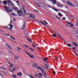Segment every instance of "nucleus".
Segmentation results:
<instances>
[{
	"mask_svg": "<svg viewBox=\"0 0 78 78\" xmlns=\"http://www.w3.org/2000/svg\"><path fill=\"white\" fill-rule=\"evenodd\" d=\"M25 54H26V55H28V56H29L31 58H34V56H33V55H30V53L27 51H25Z\"/></svg>",
	"mask_w": 78,
	"mask_h": 78,
	"instance_id": "nucleus-1",
	"label": "nucleus"
},
{
	"mask_svg": "<svg viewBox=\"0 0 78 78\" xmlns=\"http://www.w3.org/2000/svg\"><path fill=\"white\" fill-rule=\"evenodd\" d=\"M4 8L5 9L6 11L8 12H10V11L9 10V8L7 6H5Z\"/></svg>",
	"mask_w": 78,
	"mask_h": 78,
	"instance_id": "nucleus-2",
	"label": "nucleus"
},
{
	"mask_svg": "<svg viewBox=\"0 0 78 78\" xmlns=\"http://www.w3.org/2000/svg\"><path fill=\"white\" fill-rule=\"evenodd\" d=\"M66 3H67L68 4V5H70V6H74V7H75L76 6L72 4V3L70 2H68L67 1L66 2Z\"/></svg>",
	"mask_w": 78,
	"mask_h": 78,
	"instance_id": "nucleus-3",
	"label": "nucleus"
},
{
	"mask_svg": "<svg viewBox=\"0 0 78 78\" xmlns=\"http://www.w3.org/2000/svg\"><path fill=\"white\" fill-rule=\"evenodd\" d=\"M38 6L40 7H43V4L41 3H39V4H37Z\"/></svg>",
	"mask_w": 78,
	"mask_h": 78,
	"instance_id": "nucleus-4",
	"label": "nucleus"
},
{
	"mask_svg": "<svg viewBox=\"0 0 78 78\" xmlns=\"http://www.w3.org/2000/svg\"><path fill=\"white\" fill-rule=\"evenodd\" d=\"M22 13V8H20V10H19V11H18L17 12V14H20V13Z\"/></svg>",
	"mask_w": 78,
	"mask_h": 78,
	"instance_id": "nucleus-5",
	"label": "nucleus"
},
{
	"mask_svg": "<svg viewBox=\"0 0 78 78\" xmlns=\"http://www.w3.org/2000/svg\"><path fill=\"white\" fill-rule=\"evenodd\" d=\"M30 17L32 19H34L35 18V15L34 14L32 13L30 14Z\"/></svg>",
	"mask_w": 78,
	"mask_h": 78,
	"instance_id": "nucleus-6",
	"label": "nucleus"
},
{
	"mask_svg": "<svg viewBox=\"0 0 78 78\" xmlns=\"http://www.w3.org/2000/svg\"><path fill=\"white\" fill-rule=\"evenodd\" d=\"M12 9H14L16 11H17L19 10V8L17 7H13L12 8Z\"/></svg>",
	"mask_w": 78,
	"mask_h": 78,
	"instance_id": "nucleus-7",
	"label": "nucleus"
},
{
	"mask_svg": "<svg viewBox=\"0 0 78 78\" xmlns=\"http://www.w3.org/2000/svg\"><path fill=\"white\" fill-rule=\"evenodd\" d=\"M14 58L16 60H17L19 59V57L17 55H14Z\"/></svg>",
	"mask_w": 78,
	"mask_h": 78,
	"instance_id": "nucleus-8",
	"label": "nucleus"
},
{
	"mask_svg": "<svg viewBox=\"0 0 78 78\" xmlns=\"http://www.w3.org/2000/svg\"><path fill=\"white\" fill-rule=\"evenodd\" d=\"M51 2H52L53 4H56V0H51Z\"/></svg>",
	"mask_w": 78,
	"mask_h": 78,
	"instance_id": "nucleus-9",
	"label": "nucleus"
},
{
	"mask_svg": "<svg viewBox=\"0 0 78 78\" xmlns=\"http://www.w3.org/2000/svg\"><path fill=\"white\" fill-rule=\"evenodd\" d=\"M7 2H8L9 3H11L12 5V6H15L14 5V4H13V3L12 2H11L10 0H8Z\"/></svg>",
	"mask_w": 78,
	"mask_h": 78,
	"instance_id": "nucleus-10",
	"label": "nucleus"
},
{
	"mask_svg": "<svg viewBox=\"0 0 78 78\" xmlns=\"http://www.w3.org/2000/svg\"><path fill=\"white\" fill-rule=\"evenodd\" d=\"M42 73L45 77H47V74H46V73H45V72H42Z\"/></svg>",
	"mask_w": 78,
	"mask_h": 78,
	"instance_id": "nucleus-11",
	"label": "nucleus"
},
{
	"mask_svg": "<svg viewBox=\"0 0 78 78\" xmlns=\"http://www.w3.org/2000/svg\"><path fill=\"white\" fill-rule=\"evenodd\" d=\"M8 63L9 64H10V66H8L9 67H14V65L12 64H11V63H10L8 62Z\"/></svg>",
	"mask_w": 78,
	"mask_h": 78,
	"instance_id": "nucleus-12",
	"label": "nucleus"
},
{
	"mask_svg": "<svg viewBox=\"0 0 78 78\" xmlns=\"http://www.w3.org/2000/svg\"><path fill=\"white\" fill-rule=\"evenodd\" d=\"M32 66H33L34 67H36V66H37V64L35 63V64H34V63H33L32 64Z\"/></svg>",
	"mask_w": 78,
	"mask_h": 78,
	"instance_id": "nucleus-13",
	"label": "nucleus"
},
{
	"mask_svg": "<svg viewBox=\"0 0 78 78\" xmlns=\"http://www.w3.org/2000/svg\"><path fill=\"white\" fill-rule=\"evenodd\" d=\"M57 5H58V7H61V6H62V5H61V4L59 3H58L57 4Z\"/></svg>",
	"mask_w": 78,
	"mask_h": 78,
	"instance_id": "nucleus-14",
	"label": "nucleus"
},
{
	"mask_svg": "<svg viewBox=\"0 0 78 78\" xmlns=\"http://www.w3.org/2000/svg\"><path fill=\"white\" fill-rule=\"evenodd\" d=\"M56 35H57V36H58V37H60V38H61V39H62V38L61 37V36H60L58 34H56Z\"/></svg>",
	"mask_w": 78,
	"mask_h": 78,
	"instance_id": "nucleus-15",
	"label": "nucleus"
},
{
	"mask_svg": "<svg viewBox=\"0 0 78 78\" xmlns=\"http://www.w3.org/2000/svg\"><path fill=\"white\" fill-rule=\"evenodd\" d=\"M17 75L18 76H22V73H18Z\"/></svg>",
	"mask_w": 78,
	"mask_h": 78,
	"instance_id": "nucleus-16",
	"label": "nucleus"
},
{
	"mask_svg": "<svg viewBox=\"0 0 78 78\" xmlns=\"http://www.w3.org/2000/svg\"><path fill=\"white\" fill-rule=\"evenodd\" d=\"M3 3L4 5H6L7 4V3L5 1H3Z\"/></svg>",
	"mask_w": 78,
	"mask_h": 78,
	"instance_id": "nucleus-17",
	"label": "nucleus"
},
{
	"mask_svg": "<svg viewBox=\"0 0 78 78\" xmlns=\"http://www.w3.org/2000/svg\"><path fill=\"white\" fill-rule=\"evenodd\" d=\"M26 28V26H25V25H23V27L22 28V29L23 30H24V29H25Z\"/></svg>",
	"mask_w": 78,
	"mask_h": 78,
	"instance_id": "nucleus-18",
	"label": "nucleus"
},
{
	"mask_svg": "<svg viewBox=\"0 0 78 78\" xmlns=\"http://www.w3.org/2000/svg\"><path fill=\"white\" fill-rule=\"evenodd\" d=\"M7 47H9V49H11V46H10V45H9V44H7Z\"/></svg>",
	"mask_w": 78,
	"mask_h": 78,
	"instance_id": "nucleus-19",
	"label": "nucleus"
},
{
	"mask_svg": "<svg viewBox=\"0 0 78 78\" xmlns=\"http://www.w3.org/2000/svg\"><path fill=\"white\" fill-rule=\"evenodd\" d=\"M27 40L29 41V42H31V39L30 38H27Z\"/></svg>",
	"mask_w": 78,
	"mask_h": 78,
	"instance_id": "nucleus-20",
	"label": "nucleus"
},
{
	"mask_svg": "<svg viewBox=\"0 0 78 78\" xmlns=\"http://www.w3.org/2000/svg\"><path fill=\"white\" fill-rule=\"evenodd\" d=\"M43 59L44 61H46L48 60V59H47V58H43Z\"/></svg>",
	"mask_w": 78,
	"mask_h": 78,
	"instance_id": "nucleus-21",
	"label": "nucleus"
},
{
	"mask_svg": "<svg viewBox=\"0 0 78 78\" xmlns=\"http://www.w3.org/2000/svg\"><path fill=\"white\" fill-rule=\"evenodd\" d=\"M10 37L11 38V39H13V40H15V38H14L13 37H12L11 36H10Z\"/></svg>",
	"mask_w": 78,
	"mask_h": 78,
	"instance_id": "nucleus-22",
	"label": "nucleus"
},
{
	"mask_svg": "<svg viewBox=\"0 0 78 78\" xmlns=\"http://www.w3.org/2000/svg\"><path fill=\"white\" fill-rule=\"evenodd\" d=\"M73 44L75 46H76V47H77L78 45H77V44H76V43L73 42Z\"/></svg>",
	"mask_w": 78,
	"mask_h": 78,
	"instance_id": "nucleus-23",
	"label": "nucleus"
},
{
	"mask_svg": "<svg viewBox=\"0 0 78 78\" xmlns=\"http://www.w3.org/2000/svg\"><path fill=\"white\" fill-rule=\"evenodd\" d=\"M15 70H16V68L13 67L12 69V72H14Z\"/></svg>",
	"mask_w": 78,
	"mask_h": 78,
	"instance_id": "nucleus-24",
	"label": "nucleus"
},
{
	"mask_svg": "<svg viewBox=\"0 0 78 78\" xmlns=\"http://www.w3.org/2000/svg\"><path fill=\"white\" fill-rule=\"evenodd\" d=\"M52 9H53L54 10H55V11H56L57 12H58V10L57 9H54L53 8H52Z\"/></svg>",
	"mask_w": 78,
	"mask_h": 78,
	"instance_id": "nucleus-25",
	"label": "nucleus"
},
{
	"mask_svg": "<svg viewBox=\"0 0 78 78\" xmlns=\"http://www.w3.org/2000/svg\"><path fill=\"white\" fill-rule=\"evenodd\" d=\"M5 34L7 36H9V34L5 33Z\"/></svg>",
	"mask_w": 78,
	"mask_h": 78,
	"instance_id": "nucleus-26",
	"label": "nucleus"
},
{
	"mask_svg": "<svg viewBox=\"0 0 78 78\" xmlns=\"http://www.w3.org/2000/svg\"><path fill=\"white\" fill-rule=\"evenodd\" d=\"M39 75V76H43V75L42 74H41V73H39L38 74Z\"/></svg>",
	"mask_w": 78,
	"mask_h": 78,
	"instance_id": "nucleus-27",
	"label": "nucleus"
},
{
	"mask_svg": "<svg viewBox=\"0 0 78 78\" xmlns=\"http://www.w3.org/2000/svg\"><path fill=\"white\" fill-rule=\"evenodd\" d=\"M29 76L30 78H36V77L34 78V77H33V76L31 75H29Z\"/></svg>",
	"mask_w": 78,
	"mask_h": 78,
	"instance_id": "nucleus-28",
	"label": "nucleus"
},
{
	"mask_svg": "<svg viewBox=\"0 0 78 78\" xmlns=\"http://www.w3.org/2000/svg\"><path fill=\"white\" fill-rule=\"evenodd\" d=\"M9 26H10L11 28H12V27H13V26L12 25H11V24H10L9 25Z\"/></svg>",
	"mask_w": 78,
	"mask_h": 78,
	"instance_id": "nucleus-29",
	"label": "nucleus"
},
{
	"mask_svg": "<svg viewBox=\"0 0 78 78\" xmlns=\"http://www.w3.org/2000/svg\"><path fill=\"white\" fill-rule=\"evenodd\" d=\"M58 15L59 16H62V15L59 12L58 13Z\"/></svg>",
	"mask_w": 78,
	"mask_h": 78,
	"instance_id": "nucleus-30",
	"label": "nucleus"
},
{
	"mask_svg": "<svg viewBox=\"0 0 78 78\" xmlns=\"http://www.w3.org/2000/svg\"><path fill=\"white\" fill-rule=\"evenodd\" d=\"M12 76L14 77V78H17V76H16L14 75H12Z\"/></svg>",
	"mask_w": 78,
	"mask_h": 78,
	"instance_id": "nucleus-31",
	"label": "nucleus"
},
{
	"mask_svg": "<svg viewBox=\"0 0 78 78\" xmlns=\"http://www.w3.org/2000/svg\"><path fill=\"white\" fill-rule=\"evenodd\" d=\"M66 23H67V24H69V25L72 24V23H70V22H67Z\"/></svg>",
	"mask_w": 78,
	"mask_h": 78,
	"instance_id": "nucleus-32",
	"label": "nucleus"
},
{
	"mask_svg": "<svg viewBox=\"0 0 78 78\" xmlns=\"http://www.w3.org/2000/svg\"><path fill=\"white\" fill-rule=\"evenodd\" d=\"M37 68L38 69H39V70H41V67H37Z\"/></svg>",
	"mask_w": 78,
	"mask_h": 78,
	"instance_id": "nucleus-33",
	"label": "nucleus"
},
{
	"mask_svg": "<svg viewBox=\"0 0 78 78\" xmlns=\"http://www.w3.org/2000/svg\"><path fill=\"white\" fill-rule=\"evenodd\" d=\"M30 50H31V51H34V49H33L32 48H30Z\"/></svg>",
	"mask_w": 78,
	"mask_h": 78,
	"instance_id": "nucleus-34",
	"label": "nucleus"
},
{
	"mask_svg": "<svg viewBox=\"0 0 78 78\" xmlns=\"http://www.w3.org/2000/svg\"><path fill=\"white\" fill-rule=\"evenodd\" d=\"M41 23L42 24V25H45V23H44V22L41 21Z\"/></svg>",
	"mask_w": 78,
	"mask_h": 78,
	"instance_id": "nucleus-35",
	"label": "nucleus"
},
{
	"mask_svg": "<svg viewBox=\"0 0 78 78\" xmlns=\"http://www.w3.org/2000/svg\"><path fill=\"white\" fill-rule=\"evenodd\" d=\"M23 11L26 14H27V13L26 12V11L25 10H23Z\"/></svg>",
	"mask_w": 78,
	"mask_h": 78,
	"instance_id": "nucleus-36",
	"label": "nucleus"
},
{
	"mask_svg": "<svg viewBox=\"0 0 78 78\" xmlns=\"http://www.w3.org/2000/svg\"><path fill=\"white\" fill-rule=\"evenodd\" d=\"M67 45L68 46V47H71V44H67Z\"/></svg>",
	"mask_w": 78,
	"mask_h": 78,
	"instance_id": "nucleus-37",
	"label": "nucleus"
},
{
	"mask_svg": "<svg viewBox=\"0 0 78 78\" xmlns=\"http://www.w3.org/2000/svg\"><path fill=\"white\" fill-rule=\"evenodd\" d=\"M62 20H66V18L65 17H63L62 18Z\"/></svg>",
	"mask_w": 78,
	"mask_h": 78,
	"instance_id": "nucleus-38",
	"label": "nucleus"
},
{
	"mask_svg": "<svg viewBox=\"0 0 78 78\" xmlns=\"http://www.w3.org/2000/svg\"><path fill=\"white\" fill-rule=\"evenodd\" d=\"M40 70L42 71V72H44V69H43L41 68Z\"/></svg>",
	"mask_w": 78,
	"mask_h": 78,
	"instance_id": "nucleus-39",
	"label": "nucleus"
},
{
	"mask_svg": "<svg viewBox=\"0 0 78 78\" xmlns=\"http://www.w3.org/2000/svg\"><path fill=\"white\" fill-rule=\"evenodd\" d=\"M24 45L26 47V48H28V45H26V44H24Z\"/></svg>",
	"mask_w": 78,
	"mask_h": 78,
	"instance_id": "nucleus-40",
	"label": "nucleus"
},
{
	"mask_svg": "<svg viewBox=\"0 0 78 78\" xmlns=\"http://www.w3.org/2000/svg\"><path fill=\"white\" fill-rule=\"evenodd\" d=\"M52 36H53V37H56V34H53L52 35Z\"/></svg>",
	"mask_w": 78,
	"mask_h": 78,
	"instance_id": "nucleus-41",
	"label": "nucleus"
},
{
	"mask_svg": "<svg viewBox=\"0 0 78 78\" xmlns=\"http://www.w3.org/2000/svg\"><path fill=\"white\" fill-rule=\"evenodd\" d=\"M32 45L33 47L34 48H35V47H36V46H35V45L34 44H32Z\"/></svg>",
	"mask_w": 78,
	"mask_h": 78,
	"instance_id": "nucleus-42",
	"label": "nucleus"
},
{
	"mask_svg": "<svg viewBox=\"0 0 78 78\" xmlns=\"http://www.w3.org/2000/svg\"><path fill=\"white\" fill-rule=\"evenodd\" d=\"M22 8H23V10H24L25 8L24 7L22 6Z\"/></svg>",
	"mask_w": 78,
	"mask_h": 78,
	"instance_id": "nucleus-43",
	"label": "nucleus"
},
{
	"mask_svg": "<svg viewBox=\"0 0 78 78\" xmlns=\"http://www.w3.org/2000/svg\"><path fill=\"white\" fill-rule=\"evenodd\" d=\"M12 28L10 27V28L9 29V30H11V31H12Z\"/></svg>",
	"mask_w": 78,
	"mask_h": 78,
	"instance_id": "nucleus-44",
	"label": "nucleus"
},
{
	"mask_svg": "<svg viewBox=\"0 0 78 78\" xmlns=\"http://www.w3.org/2000/svg\"><path fill=\"white\" fill-rule=\"evenodd\" d=\"M56 18H57V19H60V18L59 17H58V16H57L56 17Z\"/></svg>",
	"mask_w": 78,
	"mask_h": 78,
	"instance_id": "nucleus-45",
	"label": "nucleus"
},
{
	"mask_svg": "<svg viewBox=\"0 0 78 78\" xmlns=\"http://www.w3.org/2000/svg\"><path fill=\"white\" fill-rule=\"evenodd\" d=\"M18 16H22V14H19L18 15Z\"/></svg>",
	"mask_w": 78,
	"mask_h": 78,
	"instance_id": "nucleus-46",
	"label": "nucleus"
},
{
	"mask_svg": "<svg viewBox=\"0 0 78 78\" xmlns=\"http://www.w3.org/2000/svg\"><path fill=\"white\" fill-rule=\"evenodd\" d=\"M10 25H11V24H12V20H10Z\"/></svg>",
	"mask_w": 78,
	"mask_h": 78,
	"instance_id": "nucleus-47",
	"label": "nucleus"
},
{
	"mask_svg": "<svg viewBox=\"0 0 78 78\" xmlns=\"http://www.w3.org/2000/svg\"><path fill=\"white\" fill-rule=\"evenodd\" d=\"M9 11H10H10H11V12L12 11V9H9Z\"/></svg>",
	"mask_w": 78,
	"mask_h": 78,
	"instance_id": "nucleus-48",
	"label": "nucleus"
},
{
	"mask_svg": "<svg viewBox=\"0 0 78 78\" xmlns=\"http://www.w3.org/2000/svg\"><path fill=\"white\" fill-rule=\"evenodd\" d=\"M17 48L18 49H19V50H21V48H19L17 47Z\"/></svg>",
	"mask_w": 78,
	"mask_h": 78,
	"instance_id": "nucleus-49",
	"label": "nucleus"
},
{
	"mask_svg": "<svg viewBox=\"0 0 78 78\" xmlns=\"http://www.w3.org/2000/svg\"><path fill=\"white\" fill-rule=\"evenodd\" d=\"M16 3H19V2L18 1H16Z\"/></svg>",
	"mask_w": 78,
	"mask_h": 78,
	"instance_id": "nucleus-50",
	"label": "nucleus"
},
{
	"mask_svg": "<svg viewBox=\"0 0 78 78\" xmlns=\"http://www.w3.org/2000/svg\"><path fill=\"white\" fill-rule=\"evenodd\" d=\"M55 58L56 59H58V58H57L56 57H55Z\"/></svg>",
	"mask_w": 78,
	"mask_h": 78,
	"instance_id": "nucleus-51",
	"label": "nucleus"
},
{
	"mask_svg": "<svg viewBox=\"0 0 78 78\" xmlns=\"http://www.w3.org/2000/svg\"><path fill=\"white\" fill-rule=\"evenodd\" d=\"M76 48H75V47H73V50H75Z\"/></svg>",
	"mask_w": 78,
	"mask_h": 78,
	"instance_id": "nucleus-52",
	"label": "nucleus"
},
{
	"mask_svg": "<svg viewBox=\"0 0 78 78\" xmlns=\"http://www.w3.org/2000/svg\"><path fill=\"white\" fill-rule=\"evenodd\" d=\"M13 20H14V21H16V19H15V18H13Z\"/></svg>",
	"mask_w": 78,
	"mask_h": 78,
	"instance_id": "nucleus-53",
	"label": "nucleus"
},
{
	"mask_svg": "<svg viewBox=\"0 0 78 78\" xmlns=\"http://www.w3.org/2000/svg\"><path fill=\"white\" fill-rule=\"evenodd\" d=\"M73 26V24L71 25V27H72Z\"/></svg>",
	"mask_w": 78,
	"mask_h": 78,
	"instance_id": "nucleus-54",
	"label": "nucleus"
},
{
	"mask_svg": "<svg viewBox=\"0 0 78 78\" xmlns=\"http://www.w3.org/2000/svg\"><path fill=\"white\" fill-rule=\"evenodd\" d=\"M34 11H36L37 12H38L37 10H35Z\"/></svg>",
	"mask_w": 78,
	"mask_h": 78,
	"instance_id": "nucleus-55",
	"label": "nucleus"
},
{
	"mask_svg": "<svg viewBox=\"0 0 78 78\" xmlns=\"http://www.w3.org/2000/svg\"><path fill=\"white\" fill-rule=\"evenodd\" d=\"M4 28H7V29H8V28H9L8 27H4Z\"/></svg>",
	"mask_w": 78,
	"mask_h": 78,
	"instance_id": "nucleus-56",
	"label": "nucleus"
},
{
	"mask_svg": "<svg viewBox=\"0 0 78 78\" xmlns=\"http://www.w3.org/2000/svg\"><path fill=\"white\" fill-rule=\"evenodd\" d=\"M43 21H44V23H45L46 22V21H45V20H44Z\"/></svg>",
	"mask_w": 78,
	"mask_h": 78,
	"instance_id": "nucleus-57",
	"label": "nucleus"
},
{
	"mask_svg": "<svg viewBox=\"0 0 78 78\" xmlns=\"http://www.w3.org/2000/svg\"><path fill=\"white\" fill-rule=\"evenodd\" d=\"M12 15L13 16H14V13H12Z\"/></svg>",
	"mask_w": 78,
	"mask_h": 78,
	"instance_id": "nucleus-58",
	"label": "nucleus"
},
{
	"mask_svg": "<svg viewBox=\"0 0 78 78\" xmlns=\"http://www.w3.org/2000/svg\"><path fill=\"white\" fill-rule=\"evenodd\" d=\"M53 73L55 74V71H53Z\"/></svg>",
	"mask_w": 78,
	"mask_h": 78,
	"instance_id": "nucleus-59",
	"label": "nucleus"
},
{
	"mask_svg": "<svg viewBox=\"0 0 78 78\" xmlns=\"http://www.w3.org/2000/svg\"><path fill=\"white\" fill-rule=\"evenodd\" d=\"M45 23H46V24H48V23H47V22H46Z\"/></svg>",
	"mask_w": 78,
	"mask_h": 78,
	"instance_id": "nucleus-60",
	"label": "nucleus"
},
{
	"mask_svg": "<svg viewBox=\"0 0 78 78\" xmlns=\"http://www.w3.org/2000/svg\"><path fill=\"white\" fill-rule=\"evenodd\" d=\"M0 3H2V1H0Z\"/></svg>",
	"mask_w": 78,
	"mask_h": 78,
	"instance_id": "nucleus-61",
	"label": "nucleus"
},
{
	"mask_svg": "<svg viewBox=\"0 0 78 78\" xmlns=\"http://www.w3.org/2000/svg\"><path fill=\"white\" fill-rule=\"evenodd\" d=\"M74 53H75V54H76V52H75Z\"/></svg>",
	"mask_w": 78,
	"mask_h": 78,
	"instance_id": "nucleus-62",
	"label": "nucleus"
},
{
	"mask_svg": "<svg viewBox=\"0 0 78 78\" xmlns=\"http://www.w3.org/2000/svg\"><path fill=\"white\" fill-rule=\"evenodd\" d=\"M48 6H49V8H51V7L49 6V5H48Z\"/></svg>",
	"mask_w": 78,
	"mask_h": 78,
	"instance_id": "nucleus-63",
	"label": "nucleus"
},
{
	"mask_svg": "<svg viewBox=\"0 0 78 78\" xmlns=\"http://www.w3.org/2000/svg\"><path fill=\"white\" fill-rule=\"evenodd\" d=\"M65 8H67V6H65Z\"/></svg>",
	"mask_w": 78,
	"mask_h": 78,
	"instance_id": "nucleus-64",
	"label": "nucleus"
}]
</instances>
